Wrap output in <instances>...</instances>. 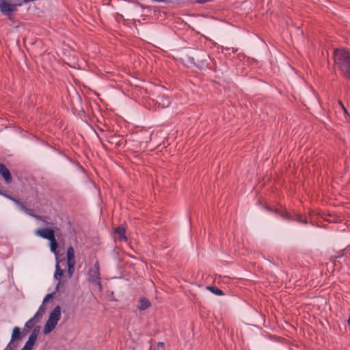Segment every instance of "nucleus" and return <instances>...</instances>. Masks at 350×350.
Returning a JSON list of instances; mask_svg holds the SVG:
<instances>
[{
    "instance_id": "nucleus-23",
    "label": "nucleus",
    "mask_w": 350,
    "mask_h": 350,
    "mask_svg": "<svg viewBox=\"0 0 350 350\" xmlns=\"http://www.w3.org/2000/svg\"><path fill=\"white\" fill-rule=\"evenodd\" d=\"M52 297H53V295L52 294L46 295V296L43 299L42 304H44L46 302H47Z\"/></svg>"
},
{
    "instance_id": "nucleus-26",
    "label": "nucleus",
    "mask_w": 350,
    "mask_h": 350,
    "mask_svg": "<svg viewBox=\"0 0 350 350\" xmlns=\"http://www.w3.org/2000/svg\"><path fill=\"white\" fill-rule=\"evenodd\" d=\"M21 350H31V349H30L27 347L24 346Z\"/></svg>"
},
{
    "instance_id": "nucleus-9",
    "label": "nucleus",
    "mask_w": 350,
    "mask_h": 350,
    "mask_svg": "<svg viewBox=\"0 0 350 350\" xmlns=\"http://www.w3.org/2000/svg\"><path fill=\"white\" fill-rule=\"evenodd\" d=\"M151 306V304L148 299H147L145 297H142L139 300V305L137 308L140 310H145L146 309L148 308Z\"/></svg>"
},
{
    "instance_id": "nucleus-25",
    "label": "nucleus",
    "mask_w": 350,
    "mask_h": 350,
    "mask_svg": "<svg viewBox=\"0 0 350 350\" xmlns=\"http://www.w3.org/2000/svg\"><path fill=\"white\" fill-rule=\"evenodd\" d=\"M339 105H340V107H342V109H343V111L347 113V109L344 105V104L342 103V102L341 100H339L338 102Z\"/></svg>"
},
{
    "instance_id": "nucleus-21",
    "label": "nucleus",
    "mask_w": 350,
    "mask_h": 350,
    "mask_svg": "<svg viewBox=\"0 0 350 350\" xmlns=\"http://www.w3.org/2000/svg\"><path fill=\"white\" fill-rule=\"evenodd\" d=\"M15 204L19 207V208L22 211H24L25 209V205L21 203L18 200H16L15 201Z\"/></svg>"
},
{
    "instance_id": "nucleus-3",
    "label": "nucleus",
    "mask_w": 350,
    "mask_h": 350,
    "mask_svg": "<svg viewBox=\"0 0 350 350\" xmlns=\"http://www.w3.org/2000/svg\"><path fill=\"white\" fill-rule=\"evenodd\" d=\"M88 280L90 282L96 284L101 289L99 265L98 262L95 263L93 267L90 268L88 273Z\"/></svg>"
},
{
    "instance_id": "nucleus-11",
    "label": "nucleus",
    "mask_w": 350,
    "mask_h": 350,
    "mask_svg": "<svg viewBox=\"0 0 350 350\" xmlns=\"http://www.w3.org/2000/svg\"><path fill=\"white\" fill-rule=\"evenodd\" d=\"M39 321V320L33 315L29 321L25 324V327L27 329H31Z\"/></svg>"
},
{
    "instance_id": "nucleus-1",
    "label": "nucleus",
    "mask_w": 350,
    "mask_h": 350,
    "mask_svg": "<svg viewBox=\"0 0 350 350\" xmlns=\"http://www.w3.org/2000/svg\"><path fill=\"white\" fill-rule=\"evenodd\" d=\"M334 62L340 72L350 79V52L344 49L334 51Z\"/></svg>"
},
{
    "instance_id": "nucleus-19",
    "label": "nucleus",
    "mask_w": 350,
    "mask_h": 350,
    "mask_svg": "<svg viewBox=\"0 0 350 350\" xmlns=\"http://www.w3.org/2000/svg\"><path fill=\"white\" fill-rule=\"evenodd\" d=\"M295 219L297 222L301 223V224L306 223V218H304L303 216L299 215H295Z\"/></svg>"
},
{
    "instance_id": "nucleus-8",
    "label": "nucleus",
    "mask_w": 350,
    "mask_h": 350,
    "mask_svg": "<svg viewBox=\"0 0 350 350\" xmlns=\"http://www.w3.org/2000/svg\"><path fill=\"white\" fill-rule=\"evenodd\" d=\"M63 273H64L63 270L59 266V262H57V264L55 265V272L54 274V278L56 280H58L59 282L56 286V290H58V288L60 286L61 282H60L59 277H61L63 275Z\"/></svg>"
},
{
    "instance_id": "nucleus-4",
    "label": "nucleus",
    "mask_w": 350,
    "mask_h": 350,
    "mask_svg": "<svg viewBox=\"0 0 350 350\" xmlns=\"http://www.w3.org/2000/svg\"><path fill=\"white\" fill-rule=\"evenodd\" d=\"M17 5L7 0H0V10L5 16L10 18L12 13L16 11Z\"/></svg>"
},
{
    "instance_id": "nucleus-14",
    "label": "nucleus",
    "mask_w": 350,
    "mask_h": 350,
    "mask_svg": "<svg viewBox=\"0 0 350 350\" xmlns=\"http://www.w3.org/2000/svg\"><path fill=\"white\" fill-rule=\"evenodd\" d=\"M50 241V249H51V251L55 254H56L57 252V248L58 247V244H57V242L55 239V236L51 239V240H49Z\"/></svg>"
},
{
    "instance_id": "nucleus-24",
    "label": "nucleus",
    "mask_w": 350,
    "mask_h": 350,
    "mask_svg": "<svg viewBox=\"0 0 350 350\" xmlns=\"http://www.w3.org/2000/svg\"><path fill=\"white\" fill-rule=\"evenodd\" d=\"M3 196H5V198H7L8 199L12 200V202H14L15 203V201L17 200V199L14 198H12V196L8 195V194H5L4 193L3 194Z\"/></svg>"
},
{
    "instance_id": "nucleus-6",
    "label": "nucleus",
    "mask_w": 350,
    "mask_h": 350,
    "mask_svg": "<svg viewBox=\"0 0 350 350\" xmlns=\"http://www.w3.org/2000/svg\"><path fill=\"white\" fill-rule=\"evenodd\" d=\"M0 174L2 176L5 183L10 184L12 181V178L10 170L3 163H0Z\"/></svg>"
},
{
    "instance_id": "nucleus-27",
    "label": "nucleus",
    "mask_w": 350,
    "mask_h": 350,
    "mask_svg": "<svg viewBox=\"0 0 350 350\" xmlns=\"http://www.w3.org/2000/svg\"><path fill=\"white\" fill-rule=\"evenodd\" d=\"M348 323L350 324V315H349V319H348Z\"/></svg>"
},
{
    "instance_id": "nucleus-22",
    "label": "nucleus",
    "mask_w": 350,
    "mask_h": 350,
    "mask_svg": "<svg viewBox=\"0 0 350 350\" xmlns=\"http://www.w3.org/2000/svg\"><path fill=\"white\" fill-rule=\"evenodd\" d=\"M164 347H165L164 342H159L157 344V347L154 349V350H164Z\"/></svg>"
},
{
    "instance_id": "nucleus-20",
    "label": "nucleus",
    "mask_w": 350,
    "mask_h": 350,
    "mask_svg": "<svg viewBox=\"0 0 350 350\" xmlns=\"http://www.w3.org/2000/svg\"><path fill=\"white\" fill-rule=\"evenodd\" d=\"M23 212H25L26 214H27V215H30L31 217H33L36 218L37 219H40V216L33 215L32 213V211L31 209L25 208V211Z\"/></svg>"
},
{
    "instance_id": "nucleus-28",
    "label": "nucleus",
    "mask_w": 350,
    "mask_h": 350,
    "mask_svg": "<svg viewBox=\"0 0 350 350\" xmlns=\"http://www.w3.org/2000/svg\"><path fill=\"white\" fill-rule=\"evenodd\" d=\"M3 194H4V193L0 191V195L3 196Z\"/></svg>"
},
{
    "instance_id": "nucleus-7",
    "label": "nucleus",
    "mask_w": 350,
    "mask_h": 350,
    "mask_svg": "<svg viewBox=\"0 0 350 350\" xmlns=\"http://www.w3.org/2000/svg\"><path fill=\"white\" fill-rule=\"evenodd\" d=\"M39 329L38 328H35L29 336L28 340L26 342L25 346L27 347L30 349H32L33 346L36 342L37 336L38 334Z\"/></svg>"
},
{
    "instance_id": "nucleus-12",
    "label": "nucleus",
    "mask_w": 350,
    "mask_h": 350,
    "mask_svg": "<svg viewBox=\"0 0 350 350\" xmlns=\"http://www.w3.org/2000/svg\"><path fill=\"white\" fill-rule=\"evenodd\" d=\"M11 338L12 341L21 339V329L18 327H14Z\"/></svg>"
},
{
    "instance_id": "nucleus-17",
    "label": "nucleus",
    "mask_w": 350,
    "mask_h": 350,
    "mask_svg": "<svg viewBox=\"0 0 350 350\" xmlns=\"http://www.w3.org/2000/svg\"><path fill=\"white\" fill-rule=\"evenodd\" d=\"M67 265H68V273L69 278H70L72 276L74 271H75V262H70V263H67Z\"/></svg>"
},
{
    "instance_id": "nucleus-15",
    "label": "nucleus",
    "mask_w": 350,
    "mask_h": 350,
    "mask_svg": "<svg viewBox=\"0 0 350 350\" xmlns=\"http://www.w3.org/2000/svg\"><path fill=\"white\" fill-rule=\"evenodd\" d=\"M116 232L120 236V239H126L125 234V228L123 226H119L116 228Z\"/></svg>"
},
{
    "instance_id": "nucleus-2",
    "label": "nucleus",
    "mask_w": 350,
    "mask_h": 350,
    "mask_svg": "<svg viewBox=\"0 0 350 350\" xmlns=\"http://www.w3.org/2000/svg\"><path fill=\"white\" fill-rule=\"evenodd\" d=\"M60 317L61 308L59 306H57L50 313L49 317L44 326L43 333L44 334H47L51 332L56 327L57 322L60 319Z\"/></svg>"
},
{
    "instance_id": "nucleus-18",
    "label": "nucleus",
    "mask_w": 350,
    "mask_h": 350,
    "mask_svg": "<svg viewBox=\"0 0 350 350\" xmlns=\"http://www.w3.org/2000/svg\"><path fill=\"white\" fill-rule=\"evenodd\" d=\"M280 215L282 218L286 220H293L295 219L294 217L291 216L289 213L282 211L280 212Z\"/></svg>"
},
{
    "instance_id": "nucleus-5",
    "label": "nucleus",
    "mask_w": 350,
    "mask_h": 350,
    "mask_svg": "<svg viewBox=\"0 0 350 350\" xmlns=\"http://www.w3.org/2000/svg\"><path fill=\"white\" fill-rule=\"evenodd\" d=\"M35 234L49 241L55 237V232L53 229L44 228L36 230Z\"/></svg>"
},
{
    "instance_id": "nucleus-16",
    "label": "nucleus",
    "mask_w": 350,
    "mask_h": 350,
    "mask_svg": "<svg viewBox=\"0 0 350 350\" xmlns=\"http://www.w3.org/2000/svg\"><path fill=\"white\" fill-rule=\"evenodd\" d=\"M207 289L209 290L210 291H211L213 293H214L216 295H224L223 291L221 289L217 288L216 287L208 286Z\"/></svg>"
},
{
    "instance_id": "nucleus-10",
    "label": "nucleus",
    "mask_w": 350,
    "mask_h": 350,
    "mask_svg": "<svg viewBox=\"0 0 350 350\" xmlns=\"http://www.w3.org/2000/svg\"><path fill=\"white\" fill-rule=\"evenodd\" d=\"M66 258H67V263L75 262V250L72 246H70L67 249Z\"/></svg>"
},
{
    "instance_id": "nucleus-13",
    "label": "nucleus",
    "mask_w": 350,
    "mask_h": 350,
    "mask_svg": "<svg viewBox=\"0 0 350 350\" xmlns=\"http://www.w3.org/2000/svg\"><path fill=\"white\" fill-rule=\"evenodd\" d=\"M46 308L42 304L38 308V310L34 314V316L40 321L42 317L43 314L45 313Z\"/></svg>"
}]
</instances>
